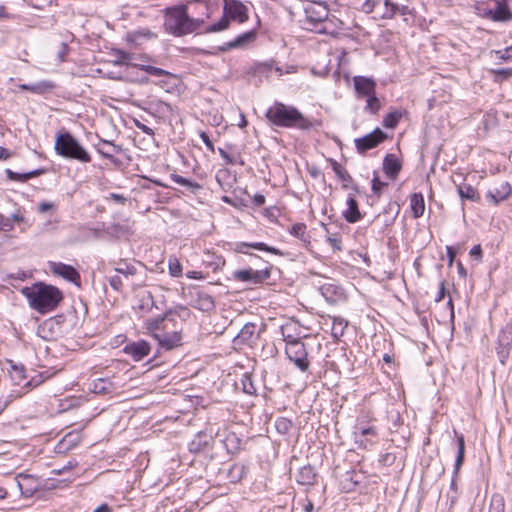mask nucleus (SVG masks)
<instances>
[{
    "label": "nucleus",
    "instance_id": "f257e3e1",
    "mask_svg": "<svg viewBox=\"0 0 512 512\" xmlns=\"http://www.w3.org/2000/svg\"><path fill=\"white\" fill-rule=\"evenodd\" d=\"M20 292L27 299L29 307L40 314L54 311L64 298L58 287L44 282L25 286Z\"/></svg>",
    "mask_w": 512,
    "mask_h": 512
},
{
    "label": "nucleus",
    "instance_id": "f03ea898",
    "mask_svg": "<svg viewBox=\"0 0 512 512\" xmlns=\"http://www.w3.org/2000/svg\"><path fill=\"white\" fill-rule=\"evenodd\" d=\"M266 118L272 125L284 128L310 130L320 125L319 122L305 117L296 107L281 102H275L273 106L268 108Z\"/></svg>",
    "mask_w": 512,
    "mask_h": 512
},
{
    "label": "nucleus",
    "instance_id": "7ed1b4c3",
    "mask_svg": "<svg viewBox=\"0 0 512 512\" xmlns=\"http://www.w3.org/2000/svg\"><path fill=\"white\" fill-rule=\"evenodd\" d=\"M204 21L188 15L185 5L168 7L164 14L165 31L173 36L181 37L197 31Z\"/></svg>",
    "mask_w": 512,
    "mask_h": 512
},
{
    "label": "nucleus",
    "instance_id": "20e7f679",
    "mask_svg": "<svg viewBox=\"0 0 512 512\" xmlns=\"http://www.w3.org/2000/svg\"><path fill=\"white\" fill-rule=\"evenodd\" d=\"M54 149L58 155L64 158L74 159L81 163L91 161L88 151L67 131L57 134Z\"/></svg>",
    "mask_w": 512,
    "mask_h": 512
},
{
    "label": "nucleus",
    "instance_id": "39448f33",
    "mask_svg": "<svg viewBox=\"0 0 512 512\" xmlns=\"http://www.w3.org/2000/svg\"><path fill=\"white\" fill-rule=\"evenodd\" d=\"M285 353L289 360L302 372L308 371L310 361L306 346L303 342H294L290 346H286Z\"/></svg>",
    "mask_w": 512,
    "mask_h": 512
},
{
    "label": "nucleus",
    "instance_id": "423d86ee",
    "mask_svg": "<svg viewBox=\"0 0 512 512\" xmlns=\"http://www.w3.org/2000/svg\"><path fill=\"white\" fill-rule=\"evenodd\" d=\"M328 13L327 7L320 3L307 7L305 9L306 16L303 22L305 29L316 32L315 27H321V24L324 23L328 17Z\"/></svg>",
    "mask_w": 512,
    "mask_h": 512
},
{
    "label": "nucleus",
    "instance_id": "0eeeda50",
    "mask_svg": "<svg viewBox=\"0 0 512 512\" xmlns=\"http://www.w3.org/2000/svg\"><path fill=\"white\" fill-rule=\"evenodd\" d=\"M386 138V133H384L380 128H376L364 137L355 139V147L358 153L364 154L368 150L373 149L380 143L384 142Z\"/></svg>",
    "mask_w": 512,
    "mask_h": 512
},
{
    "label": "nucleus",
    "instance_id": "6e6552de",
    "mask_svg": "<svg viewBox=\"0 0 512 512\" xmlns=\"http://www.w3.org/2000/svg\"><path fill=\"white\" fill-rule=\"evenodd\" d=\"M270 277V268L254 270L252 268L236 270L233 272V278L237 281L259 284Z\"/></svg>",
    "mask_w": 512,
    "mask_h": 512
},
{
    "label": "nucleus",
    "instance_id": "1a4fd4ad",
    "mask_svg": "<svg viewBox=\"0 0 512 512\" xmlns=\"http://www.w3.org/2000/svg\"><path fill=\"white\" fill-rule=\"evenodd\" d=\"M155 340L161 349L171 350L182 345V334L178 330L165 329L161 333L155 334Z\"/></svg>",
    "mask_w": 512,
    "mask_h": 512
},
{
    "label": "nucleus",
    "instance_id": "9d476101",
    "mask_svg": "<svg viewBox=\"0 0 512 512\" xmlns=\"http://www.w3.org/2000/svg\"><path fill=\"white\" fill-rule=\"evenodd\" d=\"M49 269L54 275L60 276L72 283L79 284L80 274L73 266L62 262H49Z\"/></svg>",
    "mask_w": 512,
    "mask_h": 512
},
{
    "label": "nucleus",
    "instance_id": "9b49d317",
    "mask_svg": "<svg viewBox=\"0 0 512 512\" xmlns=\"http://www.w3.org/2000/svg\"><path fill=\"white\" fill-rule=\"evenodd\" d=\"M170 322H175V315L171 311L165 313L164 316L148 319L145 322V328L155 339V334L161 333L165 329H169Z\"/></svg>",
    "mask_w": 512,
    "mask_h": 512
},
{
    "label": "nucleus",
    "instance_id": "f8f14e48",
    "mask_svg": "<svg viewBox=\"0 0 512 512\" xmlns=\"http://www.w3.org/2000/svg\"><path fill=\"white\" fill-rule=\"evenodd\" d=\"M150 350V344L144 340L128 343L123 349L124 353L130 356L136 362L141 361L146 356H148Z\"/></svg>",
    "mask_w": 512,
    "mask_h": 512
},
{
    "label": "nucleus",
    "instance_id": "ddd939ff",
    "mask_svg": "<svg viewBox=\"0 0 512 512\" xmlns=\"http://www.w3.org/2000/svg\"><path fill=\"white\" fill-rule=\"evenodd\" d=\"M60 333V322L56 318L43 321L37 328V335L44 340H53Z\"/></svg>",
    "mask_w": 512,
    "mask_h": 512
},
{
    "label": "nucleus",
    "instance_id": "4468645a",
    "mask_svg": "<svg viewBox=\"0 0 512 512\" xmlns=\"http://www.w3.org/2000/svg\"><path fill=\"white\" fill-rule=\"evenodd\" d=\"M320 293L330 304H336L345 300L344 290L334 283H324L321 285Z\"/></svg>",
    "mask_w": 512,
    "mask_h": 512
},
{
    "label": "nucleus",
    "instance_id": "2eb2a0df",
    "mask_svg": "<svg viewBox=\"0 0 512 512\" xmlns=\"http://www.w3.org/2000/svg\"><path fill=\"white\" fill-rule=\"evenodd\" d=\"M354 88L359 97H367L375 94L376 82L372 78L365 76H355L353 78Z\"/></svg>",
    "mask_w": 512,
    "mask_h": 512
},
{
    "label": "nucleus",
    "instance_id": "dca6fc26",
    "mask_svg": "<svg viewBox=\"0 0 512 512\" xmlns=\"http://www.w3.org/2000/svg\"><path fill=\"white\" fill-rule=\"evenodd\" d=\"M249 248L269 252V253H272L275 255L282 254L279 249L272 247V246H268L267 244H265L263 242H254V243L238 242V243H236L234 250L237 253L253 255L252 253L248 252L247 249H249Z\"/></svg>",
    "mask_w": 512,
    "mask_h": 512
},
{
    "label": "nucleus",
    "instance_id": "f3484780",
    "mask_svg": "<svg viewBox=\"0 0 512 512\" xmlns=\"http://www.w3.org/2000/svg\"><path fill=\"white\" fill-rule=\"evenodd\" d=\"M191 306L200 311L208 312L214 309L215 303L212 296L206 292L196 291L191 298Z\"/></svg>",
    "mask_w": 512,
    "mask_h": 512
},
{
    "label": "nucleus",
    "instance_id": "a211bd4d",
    "mask_svg": "<svg viewBox=\"0 0 512 512\" xmlns=\"http://www.w3.org/2000/svg\"><path fill=\"white\" fill-rule=\"evenodd\" d=\"M315 28L316 33L336 36L339 33V31L343 29V22L337 17L333 15L330 16L328 14V17L326 18L324 23L321 24V27Z\"/></svg>",
    "mask_w": 512,
    "mask_h": 512
},
{
    "label": "nucleus",
    "instance_id": "6ab92c4d",
    "mask_svg": "<svg viewBox=\"0 0 512 512\" xmlns=\"http://www.w3.org/2000/svg\"><path fill=\"white\" fill-rule=\"evenodd\" d=\"M17 486L21 491V494L29 497L32 496L33 493L37 490V482L36 479L27 474H19L16 477Z\"/></svg>",
    "mask_w": 512,
    "mask_h": 512
},
{
    "label": "nucleus",
    "instance_id": "aec40b11",
    "mask_svg": "<svg viewBox=\"0 0 512 512\" xmlns=\"http://www.w3.org/2000/svg\"><path fill=\"white\" fill-rule=\"evenodd\" d=\"M512 192L511 186L508 182L502 183L499 187L493 191H488L486 198L489 202L494 205H498L501 201L507 199Z\"/></svg>",
    "mask_w": 512,
    "mask_h": 512
},
{
    "label": "nucleus",
    "instance_id": "412c9836",
    "mask_svg": "<svg viewBox=\"0 0 512 512\" xmlns=\"http://www.w3.org/2000/svg\"><path fill=\"white\" fill-rule=\"evenodd\" d=\"M402 165L394 154H387L383 160V170L391 179H395L399 174Z\"/></svg>",
    "mask_w": 512,
    "mask_h": 512
},
{
    "label": "nucleus",
    "instance_id": "4be33fe9",
    "mask_svg": "<svg viewBox=\"0 0 512 512\" xmlns=\"http://www.w3.org/2000/svg\"><path fill=\"white\" fill-rule=\"evenodd\" d=\"M344 219L349 223H356L362 219L358 202L354 197L349 196L347 199V209L343 211Z\"/></svg>",
    "mask_w": 512,
    "mask_h": 512
},
{
    "label": "nucleus",
    "instance_id": "5701e85b",
    "mask_svg": "<svg viewBox=\"0 0 512 512\" xmlns=\"http://www.w3.org/2000/svg\"><path fill=\"white\" fill-rule=\"evenodd\" d=\"M115 389L114 383L108 378H98L90 384V390L97 395H105L113 392Z\"/></svg>",
    "mask_w": 512,
    "mask_h": 512
},
{
    "label": "nucleus",
    "instance_id": "b1692460",
    "mask_svg": "<svg viewBox=\"0 0 512 512\" xmlns=\"http://www.w3.org/2000/svg\"><path fill=\"white\" fill-rule=\"evenodd\" d=\"M225 11L228 12L229 16L233 20H237L242 23L247 20L246 7L240 2H233L228 6L226 3Z\"/></svg>",
    "mask_w": 512,
    "mask_h": 512
},
{
    "label": "nucleus",
    "instance_id": "393cba45",
    "mask_svg": "<svg viewBox=\"0 0 512 512\" xmlns=\"http://www.w3.org/2000/svg\"><path fill=\"white\" fill-rule=\"evenodd\" d=\"M296 480L301 485H314L316 482V473L310 465L303 466L299 469Z\"/></svg>",
    "mask_w": 512,
    "mask_h": 512
},
{
    "label": "nucleus",
    "instance_id": "a878e982",
    "mask_svg": "<svg viewBox=\"0 0 512 512\" xmlns=\"http://www.w3.org/2000/svg\"><path fill=\"white\" fill-rule=\"evenodd\" d=\"M488 15L494 21H506L511 19L509 7L504 1H497L496 8L494 10H490Z\"/></svg>",
    "mask_w": 512,
    "mask_h": 512
},
{
    "label": "nucleus",
    "instance_id": "bb28decb",
    "mask_svg": "<svg viewBox=\"0 0 512 512\" xmlns=\"http://www.w3.org/2000/svg\"><path fill=\"white\" fill-rule=\"evenodd\" d=\"M55 85L51 81H40L33 84H21L19 88L22 90L30 91L35 94H44L50 92Z\"/></svg>",
    "mask_w": 512,
    "mask_h": 512
},
{
    "label": "nucleus",
    "instance_id": "cd10ccee",
    "mask_svg": "<svg viewBox=\"0 0 512 512\" xmlns=\"http://www.w3.org/2000/svg\"><path fill=\"white\" fill-rule=\"evenodd\" d=\"M454 434L456 436V442H457V455L455 459L454 464V474H458L461 466L464 462V456H465V440L464 436L462 434H458L456 430H454Z\"/></svg>",
    "mask_w": 512,
    "mask_h": 512
},
{
    "label": "nucleus",
    "instance_id": "c85d7f7f",
    "mask_svg": "<svg viewBox=\"0 0 512 512\" xmlns=\"http://www.w3.org/2000/svg\"><path fill=\"white\" fill-rule=\"evenodd\" d=\"M121 150L122 149L120 146L107 140H102L101 144L97 148L98 153H100L104 158L109 160H114V154L120 153Z\"/></svg>",
    "mask_w": 512,
    "mask_h": 512
},
{
    "label": "nucleus",
    "instance_id": "c756f323",
    "mask_svg": "<svg viewBox=\"0 0 512 512\" xmlns=\"http://www.w3.org/2000/svg\"><path fill=\"white\" fill-rule=\"evenodd\" d=\"M254 38H255V34L253 32H251V31L245 32V33L239 35L238 37H236L234 40L225 43L224 46L221 47V50L226 51L228 49L242 47L245 44L254 40Z\"/></svg>",
    "mask_w": 512,
    "mask_h": 512
},
{
    "label": "nucleus",
    "instance_id": "7c9ffc66",
    "mask_svg": "<svg viewBox=\"0 0 512 512\" xmlns=\"http://www.w3.org/2000/svg\"><path fill=\"white\" fill-rule=\"evenodd\" d=\"M410 207L414 218H419L425 210L424 197L421 193H413L410 196Z\"/></svg>",
    "mask_w": 512,
    "mask_h": 512
},
{
    "label": "nucleus",
    "instance_id": "2f4dec72",
    "mask_svg": "<svg viewBox=\"0 0 512 512\" xmlns=\"http://www.w3.org/2000/svg\"><path fill=\"white\" fill-rule=\"evenodd\" d=\"M356 432H355V435L356 437L358 436H362V437H366V442L368 444H373L375 443L376 439L378 438V429L375 425H368V426H361V425H358L356 427Z\"/></svg>",
    "mask_w": 512,
    "mask_h": 512
},
{
    "label": "nucleus",
    "instance_id": "473e14b6",
    "mask_svg": "<svg viewBox=\"0 0 512 512\" xmlns=\"http://www.w3.org/2000/svg\"><path fill=\"white\" fill-rule=\"evenodd\" d=\"M248 473V467L242 463L233 464L228 470V479L232 483L240 482Z\"/></svg>",
    "mask_w": 512,
    "mask_h": 512
},
{
    "label": "nucleus",
    "instance_id": "72a5a7b5",
    "mask_svg": "<svg viewBox=\"0 0 512 512\" xmlns=\"http://www.w3.org/2000/svg\"><path fill=\"white\" fill-rule=\"evenodd\" d=\"M255 330L256 325L254 323H246L236 336L235 341L238 344H248L253 339Z\"/></svg>",
    "mask_w": 512,
    "mask_h": 512
},
{
    "label": "nucleus",
    "instance_id": "f704fd0d",
    "mask_svg": "<svg viewBox=\"0 0 512 512\" xmlns=\"http://www.w3.org/2000/svg\"><path fill=\"white\" fill-rule=\"evenodd\" d=\"M170 178L171 180L178 184V185H181L183 187H185L187 190H189L191 193H197L200 189H202V186L197 183V182H194L188 178H185L181 175H178V174H171L170 175Z\"/></svg>",
    "mask_w": 512,
    "mask_h": 512
},
{
    "label": "nucleus",
    "instance_id": "c9c22d12",
    "mask_svg": "<svg viewBox=\"0 0 512 512\" xmlns=\"http://www.w3.org/2000/svg\"><path fill=\"white\" fill-rule=\"evenodd\" d=\"M457 191L462 200L466 199L473 202H478L480 200V195L477 189L469 184L459 185Z\"/></svg>",
    "mask_w": 512,
    "mask_h": 512
},
{
    "label": "nucleus",
    "instance_id": "e433bc0d",
    "mask_svg": "<svg viewBox=\"0 0 512 512\" xmlns=\"http://www.w3.org/2000/svg\"><path fill=\"white\" fill-rule=\"evenodd\" d=\"M44 172L45 171L43 169H36V170L30 171V172H27V173H24V174H19V173L14 172V171H12L10 169L6 170L7 177L10 180L20 181V182H24V181H27L28 179L40 176Z\"/></svg>",
    "mask_w": 512,
    "mask_h": 512
},
{
    "label": "nucleus",
    "instance_id": "4c0bfd02",
    "mask_svg": "<svg viewBox=\"0 0 512 512\" xmlns=\"http://www.w3.org/2000/svg\"><path fill=\"white\" fill-rule=\"evenodd\" d=\"M291 235L299 239L305 244L310 243V235L307 233V227L304 223H296L290 229Z\"/></svg>",
    "mask_w": 512,
    "mask_h": 512
},
{
    "label": "nucleus",
    "instance_id": "58836bf2",
    "mask_svg": "<svg viewBox=\"0 0 512 512\" xmlns=\"http://www.w3.org/2000/svg\"><path fill=\"white\" fill-rule=\"evenodd\" d=\"M115 272L118 274H122L125 278L129 276H134L137 273V269L134 264L121 259L116 263Z\"/></svg>",
    "mask_w": 512,
    "mask_h": 512
},
{
    "label": "nucleus",
    "instance_id": "ea45409f",
    "mask_svg": "<svg viewBox=\"0 0 512 512\" xmlns=\"http://www.w3.org/2000/svg\"><path fill=\"white\" fill-rule=\"evenodd\" d=\"M396 13H399L401 15H411L412 10L407 5L399 6L396 4L395 6H392V8L387 9V11H385L381 17L383 19H392L396 15Z\"/></svg>",
    "mask_w": 512,
    "mask_h": 512
},
{
    "label": "nucleus",
    "instance_id": "a19ab883",
    "mask_svg": "<svg viewBox=\"0 0 512 512\" xmlns=\"http://www.w3.org/2000/svg\"><path fill=\"white\" fill-rule=\"evenodd\" d=\"M403 116V113L402 111L400 110H395V111H392L390 113H388L384 118H383V121H382V124L384 127L386 128H395L400 119L402 118Z\"/></svg>",
    "mask_w": 512,
    "mask_h": 512
},
{
    "label": "nucleus",
    "instance_id": "79ce46f5",
    "mask_svg": "<svg viewBox=\"0 0 512 512\" xmlns=\"http://www.w3.org/2000/svg\"><path fill=\"white\" fill-rule=\"evenodd\" d=\"M330 163L333 171L342 182L349 183L352 181V177L348 173V171L343 166H341L336 160L330 159Z\"/></svg>",
    "mask_w": 512,
    "mask_h": 512
},
{
    "label": "nucleus",
    "instance_id": "37998d69",
    "mask_svg": "<svg viewBox=\"0 0 512 512\" xmlns=\"http://www.w3.org/2000/svg\"><path fill=\"white\" fill-rule=\"evenodd\" d=\"M348 322L341 317H334L332 324V335L335 338H339L343 336L345 328L347 327Z\"/></svg>",
    "mask_w": 512,
    "mask_h": 512
},
{
    "label": "nucleus",
    "instance_id": "c03bdc74",
    "mask_svg": "<svg viewBox=\"0 0 512 512\" xmlns=\"http://www.w3.org/2000/svg\"><path fill=\"white\" fill-rule=\"evenodd\" d=\"M11 379L15 382V384L20 385L23 380L26 379L25 368L20 365L11 364V369L9 371Z\"/></svg>",
    "mask_w": 512,
    "mask_h": 512
},
{
    "label": "nucleus",
    "instance_id": "a18cd8bd",
    "mask_svg": "<svg viewBox=\"0 0 512 512\" xmlns=\"http://www.w3.org/2000/svg\"><path fill=\"white\" fill-rule=\"evenodd\" d=\"M505 501L501 494H493L491 497L489 512H504Z\"/></svg>",
    "mask_w": 512,
    "mask_h": 512
},
{
    "label": "nucleus",
    "instance_id": "49530a36",
    "mask_svg": "<svg viewBox=\"0 0 512 512\" xmlns=\"http://www.w3.org/2000/svg\"><path fill=\"white\" fill-rule=\"evenodd\" d=\"M272 70H275L282 75V70L279 67H274L272 63H259L254 68V73L259 75H266L267 77L270 75Z\"/></svg>",
    "mask_w": 512,
    "mask_h": 512
},
{
    "label": "nucleus",
    "instance_id": "de8ad7c7",
    "mask_svg": "<svg viewBox=\"0 0 512 512\" xmlns=\"http://www.w3.org/2000/svg\"><path fill=\"white\" fill-rule=\"evenodd\" d=\"M293 423L290 419L279 417L275 421V428L280 434H287L291 430Z\"/></svg>",
    "mask_w": 512,
    "mask_h": 512
},
{
    "label": "nucleus",
    "instance_id": "09e8293b",
    "mask_svg": "<svg viewBox=\"0 0 512 512\" xmlns=\"http://www.w3.org/2000/svg\"><path fill=\"white\" fill-rule=\"evenodd\" d=\"M380 107V100L376 97L375 94L367 96L365 110L369 111L372 114H376L379 111Z\"/></svg>",
    "mask_w": 512,
    "mask_h": 512
},
{
    "label": "nucleus",
    "instance_id": "8fccbe9b",
    "mask_svg": "<svg viewBox=\"0 0 512 512\" xmlns=\"http://www.w3.org/2000/svg\"><path fill=\"white\" fill-rule=\"evenodd\" d=\"M169 274L173 277H180L182 275V265L177 258L169 259Z\"/></svg>",
    "mask_w": 512,
    "mask_h": 512
},
{
    "label": "nucleus",
    "instance_id": "3c124183",
    "mask_svg": "<svg viewBox=\"0 0 512 512\" xmlns=\"http://www.w3.org/2000/svg\"><path fill=\"white\" fill-rule=\"evenodd\" d=\"M141 69L152 76H171L172 74L162 68H158L151 65H142Z\"/></svg>",
    "mask_w": 512,
    "mask_h": 512
},
{
    "label": "nucleus",
    "instance_id": "603ef678",
    "mask_svg": "<svg viewBox=\"0 0 512 512\" xmlns=\"http://www.w3.org/2000/svg\"><path fill=\"white\" fill-rule=\"evenodd\" d=\"M21 393L12 392L9 395L0 398V415L13 402L14 399L21 397Z\"/></svg>",
    "mask_w": 512,
    "mask_h": 512
},
{
    "label": "nucleus",
    "instance_id": "864d4df0",
    "mask_svg": "<svg viewBox=\"0 0 512 512\" xmlns=\"http://www.w3.org/2000/svg\"><path fill=\"white\" fill-rule=\"evenodd\" d=\"M242 386L244 393L248 395L256 394V387L253 384V381L250 376L245 375L242 379Z\"/></svg>",
    "mask_w": 512,
    "mask_h": 512
},
{
    "label": "nucleus",
    "instance_id": "5fc2aeb1",
    "mask_svg": "<svg viewBox=\"0 0 512 512\" xmlns=\"http://www.w3.org/2000/svg\"><path fill=\"white\" fill-rule=\"evenodd\" d=\"M512 342V330L502 331L499 335L498 346L510 348V344Z\"/></svg>",
    "mask_w": 512,
    "mask_h": 512
},
{
    "label": "nucleus",
    "instance_id": "6e6d98bb",
    "mask_svg": "<svg viewBox=\"0 0 512 512\" xmlns=\"http://www.w3.org/2000/svg\"><path fill=\"white\" fill-rule=\"evenodd\" d=\"M229 25V19L224 15L217 23L208 28L209 32H218L226 29Z\"/></svg>",
    "mask_w": 512,
    "mask_h": 512
},
{
    "label": "nucleus",
    "instance_id": "4d7b16f0",
    "mask_svg": "<svg viewBox=\"0 0 512 512\" xmlns=\"http://www.w3.org/2000/svg\"><path fill=\"white\" fill-rule=\"evenodd\" d=\"M384 211H396L394 215L390 216L388 219H385V226H390L393 224L398 211H399V205L397 203H389L387 208L384 209Z\"/></svg>",
    "mask_w": 512,
    "mask_h": 512
},
{
    "label": "nucleus",
    "instance_id": "13d9d810",
    "mask_svg": "<svg viewBox=\"0 0 512 512\" xmlns=\"http://www.w3.org/2000/svg\"><path fill=\"white\" fill-rule=\"evenodd\" d=\"M13 228H14V224H12V219L0 214V231L9 232Z\"/></svg>",
    "mask_w": 512,
    "mask_h": 512
},
{
    "label": "nucleus",
    "instance_id": "bf43d9fd",
    "mask_svg": "<svg viewBox=\"0 0 512 512\" xmlns=\"http://www.w3.org/2000/svg\"><path fill=\"white\" fill-rule=\"evenodd\" d=\"M108 282H109L110 286L114 290H117V291H120L123 286L122 278L119 275H114V276L109 277Z\"/></svg>",
    "mask_w": 512,
    "mask_h": 512
},
{
    "label": "nucleus",
    "instance_id": "052dcab7",
    "mask_svg": "<svg viewBox=\"0 0 512 512\" xmlns=\"http://www.w3.org/2000/svg\"><path fill=\"white\" fill-rule=\"evenodd\" d=\"M44 380H45V378L43 377V375L39 374V375L31 377V379L29 381H27L24 384V386L25 387H37L40 384H42L44 382Z\"/></svg>",
    "mask_w": 512,
    "mask_h": 512
},
{
    "label": "nucleus",
    "instance_id": "680f3d73",
    "mask_svg": "<svg viewBox=\"0 0 512 512\" xmlns=\"http://www.w3.org/2000/svg\"><path fill=\"white\" fill-rule=\"evenodd\" d=\"M386 186V183L379 180L377 176L372 179V191L376 195H380L382 188Z\"/></svg>",
    "mask_w": 512,
    "mask_h": 512
},
{
    "label": "nucleus",
    "instance_id": "e2e57ef3",
    "mask_svg": "<svg viewBox=\"0 0 512 512\" xmlns=\"http://www.w3.org/2000/svg\"><path fill=\"white\" fill-rule=\"evenodd\" d=\"M281 334L283 336V340L286 342V346H290L294 342H301L298 338L292 336L291 334L286 333V328L281 327Z\"/></svg>",
    "mask_w": 512,
    "mask_h": 512
},
{
    "label": "nucleus",
    "instance_id": "0e129e2a",
    "mask_svg": "<svg viewBox=\"0 0 512 512\" xmlns=\"http://www.w3.org/2000/svg\"><path fill=\"white\" fill-rule=\"evenodd\" d=\"M509 351H510V348L500 347V346L497 347V354H498L500 362L502 364H504L506 359L508 358Z\"/></svg>",
    "mask_w": 512,
    "mask_h": 512
},
{
    "label": "nucleus",
    "instance_id": "69168bd1",
    "mask_svg": "<svg viewBox=\"0 0 512 512\" xmlns=\"http://www.w3.org/2000/svg\"><path fill=\"white\" fill-rule=\"evenodd\" d=\"M56 209V205L54 203H51V202H41L39 205H38V211L40 213H45L49 210H55Z\"/></svg>",
    "mask_w": 512,
    "mask_h": 512
},
{
    "label": "nucleus",
    "instance_id": "338daca9",
    "mask_svg": "<svg viewBox=\"0 0 512 512\" xmlns=\"http://www.w3.org/2000/svg\"><path fill=\"white\" fill-rule=\"evenodd\" d=\"M200 138L202 139L203 143L207 147V149L211 152H214V145L212 141L210 140L209 136L205 132L200 133Z\"/></svg>",
    "mask_w": 512,
    "mask_h": 512
},
{
    "label": "nucleus",
    "instance_id": "774afa93",
    "mask_svg": "<svg viewBox=\"0 0 512 512\" xmlns=\"http://www.w3.org/2000/svg\"><path fill=\"white\" fill-rule=\"evenodd\" d=\"M327 242L331 245L333 250H341V241L335 236H329Z\"/></svg>",
    "mask_w": 512,
    "mask_h": 512
}]
</instances>
